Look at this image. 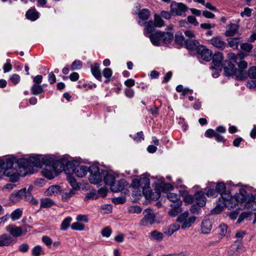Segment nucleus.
Listing matches in <instances>:
<instances>
[{
    "label": "nucleus",
    "mask_w": 256,
    "mask_h": 256,
    "mask_svg": "<svg viewBox=\"0 0 256 256\" xmlns=\"http://www.w3.org/2000/svg\"><path fill=\"white\" fill-rule=\"evenodd\" d=\"M150 11L147 8H143L138 13V18L142 21L147 20L150 18Z\"/></svg>",
    "instance_id": "2f4dec72"
},
{
    "label": "nucleus",
    "mask_w": 256,
    "mask_h": 256,
    "mask_svg": "<svg viewBox=\"0 0 256 256\" xmlns=\"http://www.w3.org/2000/svg\"><path fill=\"white\" fill-rule=\"evenodd\" d=\"M143 214L144 217L140 221V225L146 226L154 223L156 216L152 210H145Z\"/></svg>",
    "instance_id": "6e6552de"
},
{
    "label": "nucleus",
    "mask_w": 256,
    "mask_h": 256,
    "mask_svg": "<svg viewBox=\"0 0 256 256\" xmlns=\"http://www.w3.org/2000/svg\"><path fill=\"white\" fill-rule=\"evenodd\" d=\"M48 156L36 154L28 158H20L16 160L15 158H0V169L4 170V174L10 178L12 182L18 180L19 176H24L28 174L34 172V168H42V174L48 178Z\"/></svg>",
    "instance_id": "f257e3e1"
},
{
    "label": "nucleus",
    "mask_w": 256,
    "mask_h": 256,
    "mask_svg": "<svg viewBox=\"0 0 256 256\" xmlns=\"http://www.w3.org/2000/svg\"><path fill=\"white\" fill-rule=\"evenodd\" d=\"M184 36L181 32H177L175 34L174 42L176 44L182 46L185 42Z\"/></svg>",
    "instance_id": "4c0bfd02"
},
{
    "label": "nucleus",
    "mask_w": 256,
    "mask_h": 256,
    "mask_svg": "<svg viewBox=\"0 0 256 256\" xmlns=\"http://www.w3.org/2000/svg\"><path fill=\"white\" fill-rule=\"evenodd\" d=\"M14 242V240L9 234L6 233L0 236V247L8 246Z\"/></svg>",
    "instance_id": "a211bd4d"
},
{
    "label": "nucleus",
    "mask_w": 256,
    "mask_h": 256,
    "mask_svg": "<svg viewBox=\"0 0 256 256\" xmlns=\"http://www.w3.org/2000/svg\"><path fill=\"white\" fill-rule=\"evenodd\" d=\"M127 185V182L124 179L116 181L111 186L110 190L113 192H118L122 190Z\"/></svg>",
    "instance_id": "dca6fc26"
},
{
    "label": "nucleus",
    "mask_w": 256,
    "mask_h": 256,
    "mask_svg": "<svg viewBox=\"0 0 256 256\" xmlns=\"http://www.w3.org/2000/svg\"><path fill=\"white\" fill-rule=\"evenodd\" d=\"M162 42L170 44L174 39V32H162Z\"/></svg>",
    "instance_id": "393cba45"
},
{
    "label": "nucleus",
    "mask_w": 256,
    "mask_h": 256,
    "mask_svg": "<svg viewBox=\"0 0 256 256\" xmlns=\"http://www.w3.org/2000/svg\"><path fill=\"white\" fill-rule=\"evenodd\" d=\"M32 253L34 256H40V254H44L42 249L40 246H34L32 250Z\"/></svg>",
    "instance_id": "49530a36"
},
{
    "label": "nucleus",
    "mask_w": 256,
    "mask_h": 256,
    "mask_svg": "<svg viewBox=\"0 0 256 256\" xmlns=\"http://www.w3.org/2000/svg\"><path fill=\"white\" fill-rule=\"evenodd\" d=\"M250 215V212H242L239 216L237 222L238 223L242 222L244 219L248 218Z\"/></svg>",
    "instance_id": "6e6d98bb"
},
{
    "label": "nucleus",
    "mask_w": 256,
    "mask_h": 256,
    "mask_svg": "<svg viewBox=\"0 0 256 256\" xmlns=\"http://www.w3.org/2000/svg\"><path fill=\"white\" fill-rule=\"evenodd\" d=\"M196 204H194L190 208V212L194 214H198L200 211V208Z\"/></svg>",
    "instance_id": "603ef678"
},
{
    "label": "nucleus",
    "mask_w": 256,
    "mask_h": 256,
    "mask_svg": "<svg viewBox=\"0 0 256 256\" xmlns=\"http://www.w3.org/2000/svg\"><path fill=\"white\" fill-rule=\"evenodd\" d=\"M91 72L92 75L98 80H102V74L99 64L96 63L91 67Z\"/></svg>",
    "instance_id": "c85d7f7f"
},
{
    "label": "nucleus",
    "mask_w": 256,
    "mask_h": 256,
    "mask_svg": "<svg viewBox=\"0 0 256 256\" xmlns=\"http://www.w3.org/2000/svg\"><path fill=\"white\" fill-rule=\"evenodd\" d=\"M196 204L199 206H204L206 204V198L204 193L202 191H198L195 193V199L194 200Z\"/></svg>",
    "instance_id": "aec40b11"
},
{
    "label": "nucleus",
    "mask_w": 256,
    "mask_h": 256,
    "mask_svg": "<svg viewBox=\"0 0 256 256\" xmlns=\"http://www.w3.org/2000/svg\"><path fill=\"white\" fill-rule=\"evenodd\" d=\"M167 198L172 202L170 204L172 210L169 211L168 214L170 216H176L180 212V206L182 202L180 196L176 194L169 192L167 194Z\"/></svg>",
    "instance_id": "39448f33"
},
{
    "label": "nucleus",
    "mask_w": 256,
    "mask_h": 256,
    "mask_svg": "<svg viewBox=\"0 0 256 256\" xmlns=\"http://www.w3.org/2000/svg\"><path fill=\"white\" fill-rule=\"evenodd\" d=\"M252 15V9L248 8H244L243 12H242L240 13V16L242 17H244L246 16L247 17H250Z\"/></svg>",
    "instance_id": "680f3d73"
},
{
    "label": "nucleus",
    "mask_w": 256,
    "mask_h": 256,
    "mask_svg": "<svg viewBox=\"0 0 256 256\" xmlns=\"http://www.w3.org/2000/svg\"><path fill=\"white\" fill-rule=\"evenodd\" d=\"M72 220V218L68 216L62 222L60 227L61 230H65L68 229L70 226V224Z\"/></svg>",
    "instance_id": "79ce46f5"
},
{
    "label": "nucleus",
    "mask_w": 256,
    "mask_h": 256,
    "mask_svg": "<svg viewBox=\"0 0 256 256\" xmlns=\"http://www.w3.org/2000/svg\"><path fill=\"white\" fill-rule=\"evenodd\" d=\"M112 233V230L108 227L104 228L101 232L102 234L104 236L108 237L110 236Z\"/></svg>",
    "instance_id": "774afa93"
},
{
    "label": "nucleus",
    "mask_w": 256,
    "mask_h": 256,
    "mask_svg": "<svg viewBox=\"0 0 256 256\" xmlns=\"http://www.w3.org/2000/svg\"><path fill=\"white\" fill-rule=\"evenodd\" d=\"M126 202L125 197L114 198L112 199V202L116 204H122Z\"/></svg>",
    "instance_id": "13d9d810"
},
{
    "label": "nucleus",
    "mask_w": 256,
    "mask_h": 256,
    "mask_svg": "<svg viewBox=\"0 0 256 256\" xmlns=\"http://www.w3.org/2000/svg\"><path fill=\"white\" fill-rule=\"evenodd\" d=\"M44 92L43 88L40 84H34L31 88V92L32 94L38 95Z\"/></svg>",
    "instance_id": "e433bc0d"
},
{
    "label": "nucleus",
    "mask_w": 256,
    "mask_h": 256,
    "mask_svg": "<svg viewBox=\"0 0 256 256\" xmlns=\"http://www.w3.org/2000/svg\"><path fill=\"white\" fill-rule=\"evenodd\" d=\"M218 194H220V196L218 198L219 204L212 209L210 212L212 214H217L221 212L223 208L236 207V203L233 205L232 201L234 200L230 192H226V186L224 182H218L216 186Z\"/></svg>",
    "instance_id": "f03ea898"
},
{
    "label": "nucleus",
    "mask_w": 256,
    "mask_h": 256,
    "mask_svg": "<svg viewBox=\"0 0 256 256\" xmlns=\"http://www.w3.org/2000/svg\"><path fill=\"white\" fill-rule=\"evenodd\" d=\"M71 228L73 230H82L84 228V225L78 222H76L72 224Z\"/></svg>",
    "instance_id": "8fccbe9b"
},
{
    "label": "nucleus",
    "mask_w": 256,
    "mask_h": 256,
    "mask_svg": "<svg viewBox=\"0 0 256 256\" xmlns=\"http://www.w3.org/2000/svg\"><path fill=\"white\" fill-rule=\"evenodd\" d=\"M195 199V194L194 196L186 194L184 196V200L186 204H190L192 202H194Z\"/></svg>",
    "instance_id": "5fc2aeb1"
},
{
    "label": "nucleus",
    "mask_w": 256,
    "mask_h": 256,
    "mask_svg": "<svg viewBox=\"0 0 256 256\" xmlns=\"http://www.w3.org/2000/svg\"><path fill=\"white\" fill-rule=\"evenodd\" d=\"M212 228V222L209 220H205L202 222L201 230L204 234H208L210 232Z\"/></svg>",
    "instance_id": "cd10ccee"
},
{
    "label": "nucleus",
    "mask_w": 256,
    "mask_h": 256,
    "mask_svg": "<svg viewBox=\"0 0 256 256\" xmlns=\"http://www.w3.org/2000/svg\"><path fill=\"white\" fill-rule=\"evenodd\" d=\"M206 194L208 197H216L218 196V193L216 188H212L211 186H207L205 188Z\"/></svg>",
    "instance_id": "a19ab883"
},
{
    "label": "nucleus",
    "mask_w": 256,
    "mask_h": 256,
    "mask_svg": "<svg viewBox=\"0 0 256 256\" xmlns=\"http://www.w3.org/2000/svg\"><path fill=\"white\" fill-rule=\"evenodd\" d=\"M154 23L156 27L161 28L164 25V22L158 14H154Z\"/></svg>",
    "instance_id": "58836bf2"
},
{
    "label": "nucleus",
    "mask_w": 256,
    "mask_h": 256,
    "mask_svg": "<svg viewBox=\"0 0 256 256\" xmlns=\"http://www.w3.org/2000/svg\"><path fill=\"white\" fill-rule=\"evenodd\" d=\"M22 215V211L18 208L14 211L11 214V218L12 220L19 219Z\"/></svg>",
    "instance_id": "de8ad7c7"
},
{
    "label": "nucleus",
    "mask_w": 256,
    "mask_h": 256,
    "mask_svg": "<svg viewBox=\"0 0 256 256\" xmlns=\"http://www.w3.org/2000/svg\"><path fill=\"white\" fill-rule=\"evenodd\" d=\"M139 184L140 188H142L150 185V179L147 177H142L139 179V182H136Z\"/></svg>",
    "instance_id": "ea45409f"
},
{
    "label": "nucleus",
    "mask_w": 256,
    "mask_h": 256,
    "mask_svg": "<svg viewBox=\"0 0 256 256\" xmlns=\"http://www.w3.org/2000/svg\"><path fill=\"white\" fill-rule=\"evenodd\" d=\"M238 28L237 24L231 23L226 26L224 35L227 37L232 36L238 32Z\"/></svg>",
    "instance_id": "412c9836"
},
{
    "label": "nucleus",
    "mask_w": 256,
    "mask_h": 256,
    "mask_svg": "<svg viewBox=\"0 0 256 256\" xmlns=\"http://www.w3.org/2000/svg\"><path fill=\"white\" fill-rule=\"evenodd\" d=\"M82 67V62L78 60H75L71 65V69L75 70L80 69Z\"/></svg>",
    "instance_id": "864d4df0"
},
{
    "label": "nucleus",
    "mask_w": 256,
    "mask_h": 256,
    "mask_svg": "<svg viewBox=\"0 0 256 256\" xmlns=\"http://www.w3.org/2000/svg\"><path fill=\"white\" fill-rule=\"evenodd\" d=\"M240 48L242 50L246 52H250L251 51L252 46V44L248 43H243L240 45Z\"/></svg>",
    "instance_id": "4d7b16f0"
},
{
    "label": "nucleus",
    "mask_w": 256,
    "mask_h": 256,
    "mask_svg": "<svg viewBox=\"0 0 256 256\" xmlns=\"http://www.w3.org/2000/svg\"><path fill=\"white\" fill-rule=\"evenodd\" d=\"M3 68L4 72H7L11 70L12 66L10 63V60H7Z\"/></svg>",
    "instance_id": "0e129e2a"
},
{
    "label": "nucleus",
    "mask_w": 256,
    "mask_h": 256,
    "mask_svg": "<svg viewBox=\"0 0 256 256\" xmlns=\"http://www.w3.org/2000/svg\"><path fill=\"white\" fill-rule=\"evenodd\" d=\"M66 162V158H65L54 160L49 156V180L53 179L64 170Z\"/></svg>",
    "instance_id": "20e7f679"
},
{
    "label": "nucleus",
    "mask_w": 256,
    "mask_h": 256,
    "mask_svg": "<svg viewBox=\"0 0 256 256\" xmlns=\"http://www.w3.org/2000/svg\"><path fill=\"white\" fill-rule=\"evenodd\" d=\"M210 42L214 46L221 50H224L227 46L226 43L220 36H216L212 38Z\"/></svg>",
    "instance_id": "2eb2a0df"
},
{
    "label": "nucleus",
    "mask_w": 256,
    "mask_h": 256,
    "mask_svg": "<svg viewBox=\"0 0 256 256\" xmlns=\"http://www.w3.org/2000/svg\"><path fill=\"white\" fill-rule=\"evenodd\" d=\"M134 140L137 142H140L142 140H144V134L142 132H138L133 138Z\"/></svg>",
    "instance_id": "69168bd1"
},
{
    "label": "nucleus",
    "mask_w": 256,
    "mask_h": 256,
    "mask_svg": "<svg viewBox=\"0 0 256 256\" xmlns=\"http://www.w3.org/2000/svg\"><path fill=\"white\" fill-rule=\"evenodd\" d=\"M189 214L188 212H186L182 214H180L177 218V221L182 222L184 220L188 219V218Z\"/></svg>",
    "instance_id": "bf43d9fd"
},
{
    "label": "nucleus",
    "mask_w": 256,
    "mask_h": 256,
    "mask_svg": "<svg viewBox=\"0 0 256 256\" xmlns=\"http://www.w3.org/2000/svg\"><path fill=\"white\" fill-rule=\"evenodd\" d=\"M184 45L186 48L189 50H194L198 52V48L202 45L200 44L199 42L196 40H192V38H188L184 42Z\"/></svg>",
    "instance_id": "6ab92c4d"
},
{
    "label": "nucleus",
    "mask_w": 256,
    "mask_h": 256,
    "mask_svg": "<svg viewBox=\"0 0 256 256\" xmlns=\"http://www.w3.org/2000/svg\"><path fill=\"white\" fill-rule=\"evenodd\" d=\"M226 76H235L237 80H242L247 78L246 72L242 70H238L229 60H226L222 66Z\"/></svg>",
    "instance_id": "7ed1b4c3"
},
{
    "label": "nucleus",
    "mask_w": 256,
    "mask_h": 256,
    "mask_svg": "<svg viewBox=\"0 0 256 256\" xmlns=\"http://www.w3.org/2000/svg\"><path fill=\"white\" fill-rule=\"evenodd\" d=\"M196 53L200 55L202 59L206 61L210 62L212 59V51L206 48V47L203 45H202V46L198 48V52Z\"/></svg>",
    "instance_id": "4468645a"
},
{
    "label": "nucleus",
    "mask_w": 256,
    "mask_h": 256,
    "mask_svg": "<svg viewBox=\"0 0 256 256\" xmlns=\"http://www.w3.org/2000/svg\"><path fill=\"white\" fill-rule=\"evenodd\" d=\"M26 16L28 19L34 21L38 18L39 14L34 8H31L26 12Z\"/></svg>",
    "instance_id": "bb28decb"
},
{
    "label": "nucleus",
    "mask_w": 256,
    "mask_h": 256,
    "mask_svg": "<svg viewBox=\"0 0 256 256\" xmlns=\"http://www.w3.org/2000/svg\"><path fill=\"white\" fill-rule=\"evenodd\" d=\"M26 195V189L22 188L18 192L12 194L10 196V200L12 202H17Z\"/></svg>",
    "instance_id": "5701e85b"
},
{
    "label": "nucleus",
    "mask_w": 256,
    "mask_h": 256,
    "mask_svg": "<svg viewBox=\"0 0 256 256\" xmlns=\"http://www.w3.org/2000/svg\"><path fill=\"white\" fill-rule=\"evenodd\" d=\"M218 228L220 230V234L221 236H224L226 235L228 232V227L226 224H220L218 226Z\"/></svg>",
    "instance_id": "3c124183"
},
{
    "label": "nucleus",
    "mask_w": 256,
    "mask_h": 256,
    "mask_svg": "<svg viewBox=\"0 0 256 256\" xmlns=\"http://www.w3.org/2000/svg\"><path fill=\"white\" fill-rule=\"evenodd\" d=\"M142 194L147 199L158 200L160 196V191L158 189H154L155 192H152L150 187V185L142 188Z\"/></svg>",
    "instance_id": "9d476101"
},
{
    "label": "nucleus",
    "mask_w": 256,
    "mask_h": 256,
    "mask_svg": "<svg viewBox=\"0 0 256 256\" xmlns=\"http://www.w3.org/2000/svg\"><path fill=\"white\" fill-rule=\"evenodd\" d=\"M240 38H232L227 39V42L228 46L235 50L238 49V44L240 42Z\"/></svg>",
    "instance_id": "7c9ffc66"
},
{
    "label": "nucleus",
    "mask_w": 256,
    "mask_h": 256,
    "mask_svg": "<svg viewBox=\"0 0 256 256\" xmlns=\"http://www.w3.org/2000/svg\"><path fill=\"white\" fill-rule=\"evenodd\" d=\"M196 219V218L195 216H191L182 222H181L182 224L181 226L182 228L186 229V228H190L192 226V224L194 222Z\"/></svg>",
    "instance_id": "473e14b6"
},
{
    "label": "nucleus",
    "mask_w": 256,
    "mask_h": 256,
    "mask_svg": "<svg viewBox=\"0 0 256 256\" xmlns=\"http://www.w3.org/2000/svg\"><path fill=\"white\" fill-rule=\"evenodd\" d=\"M115 176L110 174H107L104 177V183L106 185L110 186L111 187V186L115 182Z\"/></svg>",
    "instance_id": "72a5a7b5"
},
{
    "label": "nucleus",
    "mask_w": 256,
    "mask_h": 256,
    "mask_svg": "<svg viewBox=\"0 0 256 256\" xmlns=\"http://www.w3.org/2000/svg\"><path fill=\"white\" fill-rule=\"evenodd\" d=\"M174 15L171 12L166 11V10H162L160 12V16L162 17L163 18L167 20H169L171 18L172 16Z\"/></svg>",
    "instance_id": "e2e57ef3"
},
{
    "label": "nucleus",
    "mask_w": 256,
    "mask_h": 256,
    "mask_svg": "<svg viewBox=\"0 0 256 256\" xmlns=\"http://www.w3.org/2000/svg\"><path fill=\"white\" fill-rule=\"evenodd\" d=\"M204 136L209 138L214 137L215 140L218 142H224L226 140L223 136L211 128L208 129L206 131Z\"/></svg>",
    "instance_id": "f3484780"
},
{
    "label": "nucleus",
    "mask_w": 256,
    "mask_h": 256,
    "mask_svg": "<svg viewBox=\"0 0 256 256\" xmlns=\"http://www.w3.org/2000/svg\"><path fill=\"white\" fill-rule=\"evenodd\" d=\"M150 234L154 239L158 241L162 240L164 238V234L156 230L152 232Z\"/></svg>",
    "instance_id": "c03bdc74"
},
{
    "label": "nucleus",
    "mask_w": 256,
    "mask_h": 256,
    "mask_svg": "<svg viewBox=\"0 0 256 256\" xmlns=\"http://www.w3.org/2000/svg\"><path fill=\"white\" fill-rule=\"evenodd\" d=\"M88 172V168L85 166H80L78 164L74 173L79 178L84 177Z\"/></svg>",
    "instance_id": "b1692460"
},
{
    "label": "nucleus",
    "mask_w": 256,
    "mask_h": 256,
    "mask_svg": "<svg viewBox=\"0 0 256 256\" xmlns=\"http://www.w3.org/2000/svg\"><path fill=\"white\" fill-rule=\"evenodd\" d=\"M49 194L50 195L56 196L61 192V188L58 185H54L49 186Z\"/></svg>",
    "instance_id": "c9c22d12"
},
{
    "label": "nucleus",
    "mask_w": 256,
    "mask_h": 256,
    "mask_svg": "<svg viewBox=\"0 0 256 256\" xmlns=\"http://www.w3.org/2000/svg\"><path fill=\"white\" fill-rule=\"evenodd\" d=\"M145 28H144V34L146 35H150L151 34H153L156 26L155 24L152 20H150L148 22H145Z\"/></svg>",
    "instance_id": "a878e982"
},
{
    "label": "nucleus",
    "mask_w": 256,
    "mask_h": 256,
    "mask_svg": "<svg viewBox=\"0 0 256 256\" xmlns=\"http://www.w3.org/2000/svg\"><path fill=\"white\" fill-rule=\"evenodd\" d=\"M99 197L98 193L96 192H90L86 194L84 198L85 201H88L89 200H96Z\"/></svg>",
    "instance_id": "a18cd8bd"
},
{
    "label": "nucleus",
    "mask_w": 256,
    "mask_h": 256,
    "mask_svg": "<svg viewBox=\"0 0 256 256\" xmlns=\"http://www.w3.org/2000/svg\"><path fill=\"white\" fill-rule=\"evenodd\" d=\"M145 36L150 38L153 45L155 46H160L161 45L162 42V31L156 30L150 35H146L145 34Z\"/></svg>",
    "instance_id": "f8f14e48"
},
{
    "label": "nucleus",
    "mask_w": 256,
    "mask_h": 256,
    "mask_svg": "<svg viewBox=\"0 0 256 256\" xmlns=\"http://www.w3.org/2000/svg\"><path fill=\"white\" fill-rule=\"evenodd\" d=\"M69 184L74 189L71 190L69 192H66L64 195L66 196V198H70L75 194V190H78L80 186L78 183L76 182V180L72 176H68L66 178Z\"/></svg>",
    "instance_id": "ddd939ff"
},
{
    "label": "nucleus",
    "mask_w": 256,
    "mask_h": 256,
    "mask_svg": "<svg viewBox=\"0 0 256 256\" xmlns=\"http://www.w3.org/2000/svg\"><path fill=\"white\" fill-rule=\"evenodd\" d=\"M60 244V242L56 241L52 242V239L49 238V248H53L55 250Z\"/></svg>",
    "instance_id": "052dcab7"
},
{
    "label": "nucleus",
    "mask_w": 256,
    "mask_h": 256,
    "mask_svg": "<svg viewBox=\"0 0 256 256\" xmlns=\"http://www.w3.org/2000/svg\"><path fill=\"white\" fill-rule=\"evenodd\" d=\"M247 77L248 76L250 78H256V66H252L249 68L248 73L246 72Z\"/></svg>",
    "instance_id": "09e8293b"
},
{
    "label": "nucleus",
    "mask_w": 256,
    "mask_h": 256,
    "mask_svg": "<svg viewBox=\"0 0 256 256\" xmlns=\"http://www.w3.org/2000/svg\"><path fill=\"white\" fill-rule=\"evenodd\" d=\"M112 70L110 68H105L102 70V74L106 78V80L104 81L106 83L110 82V78L112 76Z\"/></svg>",
    "instance_id": "37998d69"
},
{
    "label": "nucleus",
    "mask_w": 256,
    "mask_h": 256,
    "mask_svg": "<svg viewBox=\"0 0 256 256\" xmlns=\"http://www.w3.org/2000/svg\"><path fill=\"white\" fill-rule=\"evenodd\" d=\"M6 230L10 233L11 236L14 238L19 237L22 234H26V230H24L20 226H16L15 225L10 224L6 228Z\"/></svg>",
    "instance_id": "9b49d317"
},
{
    "label": "nucleus",
    "mask_w": 256,
    "mask_h": 256,
    "mask_svg": "<svg viewBox=\"0 0 256 256\" xmlns=\"http://www.w3.org/2000/svg\"><path fill=\"white\" fill-rule=\"evenodd\" d=\"M212 62L214 66H212L210 68L212 69H215L217 70H222V60H223L222 54L220 52H216L214 56H212Z\"/></svg>",
    "instance_id": "1a4fd4ad"
},
{
    "label": "nucleus",
    "mask_w": 256,
    "mask_h": 256,
    "mask_svg": "<svg viewBox=\"0 0 256 256\" xmlns=\"http://www.w3.org/2000/svg\"><path fill=\"white\" fill-rule=\"evenodd\" d=\"M88 172L90 173L89 180L90 183L96 184L102 180V176L100 172L99 168L95 165H92L88 168Z\"/></svg>",
    "instance_id": "423d86ee"
},
{
    "label": "nucleus",
    "mask_w": 256,
    "mask_h": 256,
    "mask_svg": "<svg viewBox=\"0 0 256 256\" xmlns=\"http://www.w3.org/2000/svg\"><path fill=\"white\" fill-rule=\"evenodd\" d=\"M180 226L176 224H174L165 228L164 232L168 236H172L175 232L180 228Z\"/></svg>",
    "instance_id": "c756f323"
},
{
    "label": "nucleus",
    "mask_w": 256,
    "mask_h": 256,
    "mask_svg": "<svg viewBox=\"0 0 256 256\" xmlns=\"http://www.w3.org/2000/svg\"><path fill=\"white\" fill-rule=\"evenodd\" d=\"M11 82L16 84L18 83L20 80V76L18 74H14L10 78Z\"/></svg>",
    "instance_id": "338daca9"
},
{
    "label": "nucleus",
    "mask_w": 256,
    "mask_h": 256,
    "mask_svg": "<svg viewBox=\"0 0 256 256\" xmlns=\"http://www.w3.org/2000/svg\"><path fill=\"white\" fill-rule=\"evenodd\" d=\"M171 12L174 15L186 16L185 12L188 10L186 5L182 2H172L170 4Z\"/></svg>",
    "instance_id": "0eeeda50"
},
{
    "label": "nucleus",
    "mask_w": 256,
    "mask_h": 256,
    "mask_svg": "<svg viewBox=\"0 0 256 256\" xmlns=\"http://www.w3.org/2000/svg\"><path fill=\"white\" fill-rule=\"evenodd\" d=\"M76 166L72 162L68 161L66 159V164H64V171L68 176H71L74 173Z\"/></svg>",
    "instance_id": "4be33fe9"
},
{
    "label": "nucleus",
    "mask_w": 256,
    "mask_h": 256,
    "mask_svg": "<svg viewBox=\"0 0 256 256\" xmlns=\"http://www.w3.org/2000/svg\"><path fill=\"white\" fill-rule=\"evenodd\" d=\"M242 246L236 245L234 244L232 246V248L228 251V254L229 256H239L240 252L238 250Z\"/></svg>",
    "instance_id": "f704fd0d"
}]
</instances>
